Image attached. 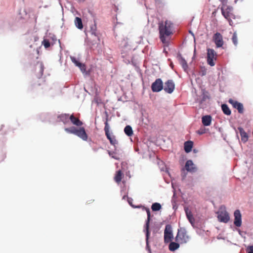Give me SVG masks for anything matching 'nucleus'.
I'll return each mask as SVG.
<instances>
[{"label": "nucleus", "instance_id": "1", "mask_svg": "<svg viewBox=\"0 0 253 253\" xmlns=\"http://www.w3.org/2000/svg\"><path fill=\"white\" fill-rule=\"evenodd\" d=\"M160 39L165 45L168 46L170 36L174 33V24L170 20H167L159 24Z\"/></svg>", "mask_w": 253, "mask_h": 253}, {"label": "nucleus", "instance_id": "2", "mask_svg": "<svg viewBox=\"0 0 253 253\" xmlns=\"http://www.w3.org/2000/svg\"><path fill=\"white\" fill-rule=\"evenodd\" d=\"M65 131L69 133L74 134L84 141H86L88 138V135L85 132L84 127L76 128L75 126L65 128Z\"/></svg>", "mask_w": 253, "mask_h": 253}, {"label": "nucleus", "instance_id": "3", "mask_svg": "<svg viewBox=\"0 0 253 253\" xmlns=\"http://www.w3.org/2000/svg\"><path fill=\"white\" fill-rule=\"evenodd\" d=\"M221 13L224 17L228 20L229 25L232 26L233 24L232 20L236 18V16L233 12V8L232 6L224 5L221 8Z\"/></svg>", "mask_w": 253, "mask_h": 253}, {"label": "nucleus", "instance_id": "4", "mask_svg": "<svg viewBox=\"0 0 253 253\" xmlns=\"http://www.w3.org/2000/svg\"><path fill=\"white\" fill-rule=\"evenodd\" d=\"M138 207V208L142 207L143 210H145L147 212V220L146 222L145 228V232H146V241L147 245H148V239H149V235H150L149 223L150 221V216H151L150 215V210L149 208H146V207L142 206H139Z\"/></svg>", "mask_w": 253, "mask_h": 253}, {"label": "nucleus", "instance_id": "5", "mask_svg": "<svg viewBox=\"0 0 253 253\" xmlns=\"http://www.w3.org/2000/svg\"><path fill=\"white\" fill-rule=\"evenodd\" d=\"M217 54L214 49L211 48L207 49V62L211 66L215 65L214 62L216 60Z\"/></svg>", "mask_w": 253, "mask_h": 253}, {"label": "nucleus", "instance_id": "6", "mask_svg": "<svg viewBox=\"0 0 253 253\" xmlns=\"http://www.w3.org/2000/svg\"><path fill=\"white\" fill-rule=\"evenodd\" d=\"M173 238L171 226L167 224L164 230V242L168 243L171 241Z\"/></svg>", "mask_w": 253, "mask_h": 253}, {"label": "nucleus", "instance_id": "7", "mask_svg": "<svg viewBox=\"0 0 253 253\" xmlns=\"http://www.w3.org/2000/svg\"><path fill=\"white\" fill-rule=\"evenodd\" d=\"M175 240L181 244L187 242L188 240V237L184 229L180 228L178 230Z\"/></svg>", "mask_w": 253, "mask_h": 253}, {"label": "nucleus", "instance_id": "8", "mask_svg": "<svg viewBox=\"0 0 253 253\" xmlns=\"http://www.w3.org/2000/svg\"><path fill=\"white\" fill-rule=\"evenodd\" d=\"M190 172V160L187 161L184 166L181 167V175L182 180L186 181L188 180V173Z\"/></svg>", "mask_w": 253, "mask_h": 253}, {"label": "nucleus", "instance_id": "9", "mask_svg": "<svg viewBox=\"0 0 253 253\" xmlns=\"http://www.w3.org/2000/svg\"><path fill=\"white\" fill-rule=\"evenodd\" d=\"M104 131L105 132L106 136L107 138L109 140L110 143L112 145L115 146V145L118 143V141L114 136H111L110 135L109 132V126L108 123L107 118L106 119V121L105 122Z\"/></svg>", "mask_w": 253, "mask_h": 253}, {"label": "nucleus", "instance_id": "10", "mask_svg": "<svg viewBox=\"0 0 253 253\" xmlns=\"http://www.w3.org/2000/svg\"><path fill=\"white\" fill-rule=\"evenodd\" d=\"M151 89L153 92H159L163 89V83L161 79H157L152 84Z\"/></svg>", "mask_w": 253, "mask_h": 253}, {"label": "nucleus", "instance_id": "11", "mask_svg": "<svg viewBox=\"0 0 253 253\" xmlns=\"http://www.w3.org/2000/svg\"><path fill=\"white\" fill-rule=\"evenodd\" d=\"M213 41L214 42L216 47H222L223 45L222 36L219 33H216L213 36Z\"/></svg>", "mask_w": 253, "mask_h": 253}, {"label": "nucleus", "instance_id": "12", "mask_svg": "<svg viewBox=\"0 0 253 253\" xmlns=\"http://www.w3.org/2000/svg\"><path fill=\"white\" fill-rule=\"evenodd\" d=\"M217 218L219 221L224 223H227L230 220L229 214L226 211H220L218 213Z\"/></svg>", "mask_w": 253, "mask_h": 253}, {"label": "nucleus", "instance_id": "13", "mask_svg": "<svg viewBox=\"0 0 253 253\" xmlns=\"http://www.w3.org/2000/svg\"><path fill=\"white\" fill-rule=\"evenodd\" d=\"M234 225L238 227L242 225V215L240 210H236L234 212Z\"/></svg>", "mask_w": 253, "mask_h": 253}, {"label": "nucleus", "instance_id": "14", "mask_svg": "<svg viewBox=\"0 0 253 253\" xmlns=\"http://www.w3.org/2000/svg\"><path fill=\"white\" fill-rule=\"evenodd\" d=\"M228 102L231 104L232 106L237 109L238 112L240 114H242L244 112V107L241 103H240L237 101L234 100L232 99H229Z\"/></svg>", "mask_w": 253, "mask_h": 253}, {"label": "nucleus", "instance_id": "15", "mask_svg": "<svg viewBox=\"0 0 253 253\" xmlns=\"http://www.w3.org/2000/svg\"><path fill=\"white\" fill-rule=\"evenodd\" d=\"M174 88L175 84L173 81L170 80L165 83L164 89L166 92L168 93H171L174 90Z\"/></svg>", "mask_w": 253, "mask_h": 253}, {"label": "nucleus", "instance_id": "16", "mask_svg": "<svg viewBox=\"0 0 253 253\" xmlns=\"http://www.w3.org/2000/svg\"><path fill=\"white\" fill-rule=\"evenodd\" d=\"M238 129L239 130L241 137V140L243 142L246 143L248 140V134L245 132L244 129L241 127H239L238 128Z\"/></svg>", "mask_w": 253, "mask_h": 253}, {"label": "nucleus", "instance_id": "17", "mask_svg": "<svg viewBox=\"0 0 253 253\" xmlns=\"http://www.w3.org/2000/svg\"><path fill=\"white\" fill-rule=\"evenodd\" d=\"M70 120L73 125L77 126H81L83 124V122L79 118L75 117L73 114L70 116Z\"/></svg>", "mask_w": 253, "mask_h": 253}, {"label": "nucleus", "instance_id": "18", "mask_svg": "<svg viewBox=\"0 0 253 253\" xmlns=\"http://www.w3.org/2000/svg\"><path fill=\"white\" fill-rule=\"evenodd\" d=\"M178 60L180 64L181 65L184 71L187 73H188V66L186 60L181 56H178Z\"/></svg>", "mask_w": 253, "mask_h": 253}, {"label": "nucleus", "instance_id": "19", "mask_svg": "<svg viewBox=\"0 0 253 253\" xmlns=\"http://www.w3.org/2000/svg\"><path fill=\"white\" fill-rule=\"evenodd\" d=\"M202 122L205 126H209L211 124V117L210 115L204 116L202 118Z\"/></svg>", "mask_w": 253, "mask_h": 253}, {"label": "nucleus", "instance_id": "20", "mask_svg": "<svg viewBox=\"0 0 253 253\" xmlns=\"http://www.w3.org/2000/svg\"><path fill=\"white\" fill-rule=\"evenodd\" d=\"M58 118L60 121L62 122L64 124H67L69 123L70 120V116L67 114H64L60 115Z\"/></svg>", "mask_w": 253, "mask_h": 253}, {"label": "nucleus", "instance_id": "21", "mask_svg": "<svg viewBox=\"0 0 253 253\" xmlns=\"http://www.w3.org/2000/svg\"><path fill=\"white\" fill-rule=\"evenodd\" d=\"M123 176L124 174L122 171L121 170H118L114 177V180L117 183H119L121 181Z\"/></svg>", "mask_w": 253, "mask_h": 253}, {"label": "nucleus", "instance_id": "22", "mask_svg": "<svg viewBox=\"0 0 253 253\" xmlns=\"http://www.w3.org/2000/svg\"><path fill=\"white\" fill-rule=\"evenodd\" d=\"M75 24L76 26L79 29H82L83 28V25L82 23V20L81 18L76 17L75 18Z\"/></svg>", "mask_w": 253, "mask_h": 253}, {"label": "nucleus", "instance_id": "23", "mask_svg": "<svg viewBox=\"0 0 253 253\" xmlns=\"http://www.w3.org/2000/svg\"><path fill=\"white\" fill-rule=\"evenodd\" d=\"M72 61L76 64V66L79 67L82 70H85V66L84 65L82 64L79 61H78L76 58L74 57H72L71 58Z\"/></svg>", "mask_w": 253, "mask_h": 253}, {"label": "nucleus", "instance_id": "24", "mask_svg": "<svg viewBox=\"0 0 253 253\" xmlns=\"http://www.w3.org/2000/svg\"><path fill=\"white\" fill-rule=\"evenodd\" d=\"M221 109H222V110L224 114L228 115V116L231 115V110H230L229 108L226 104H222L221 105Z\"/></svg>", "mask_w": 253, "mask_h": 253}, {"label": "nucleus", "instance_id": "25", "mask_svg": "<svg viewBox=\"0 0 253 253\" xmlns=\"http://www.w3.org/2000/svg\"><path fill=\"white\" fill-rule=\"evenodd\" d=\"M124 132L128 136H131L133 134L132 127L130 126H126L124 129Z\"/></svg>", "mask_w": 253, "mask_h": 253}, {"label": "nucleus", "instance_id": "26", "mask_svg": "<svg viewBox=\"0 0 253 253\" xmlns=\"http://www.w3.org/2000/svg\"><path fill=\"white\" fill-rule=\"evenodd\" d=\"M179 247V245L178 243L175 242H170L169 245V250L170 251H174L176 249H177Z\"/></svg>", "mask_w": 253, "mask_h": 253}, {"label": "nucleus", "instance_id": "27", "mask_svg": "<svg viewBox=\"0 0 253 253\" xmlns=\"http://www.w3.org/2000/svg\"><path fill=\"white\" fill-rule=\"evenodd\" d=\"M151 209L153 211H158L161 209V205L158 203H155L152 204Z\"/></svg>", "mask_w": 253, "mask_h": 253}, {"label": "nucleus", "instance_id": "28", "mask_svg": "<svg viewBox=\"0 0 253 253\" xmlns=\"http://www.w3.org/2000/svg\"><path fill=\"white\" fill-rule=\"evenodd\" d=\"M187 157L185 155H181L180 156V158L179 159V164L180 165V167H183L184 166L185 163V162L187 161Z\"/></svg>", "mask_w": 253, "mask_h": 253}, {"label": "nucleus", "instance_id": "29", "mask_svg": "<svg viewBox=\"0 0 253 253\" xmlns=\"http://www.w3.org/2000/svg\"><path fill=\"white\" fill-rule=\"evenodd\" d=\"M184 150L186 153L190 152V140H187L185 142Z\"/></svg>", "mask_w": 253, "mask_h": 253}, {"label": "nucleus", "instance_id": "30", "mask_svg": "<svg viewBox=\"0 0 253 253\" xmlns=\"http://www.w3.org/2000/svg\"><path fill=\"white\" fill-rule=\"evenodd\" d=\"M197 168L191 160V173L195 172L197 171Z\"/></svg>", "mask_w": 253, "mask_h": 253}, {"label": "nucleus", "instance_id": "31", "mask_svg": "<svg viewBox=\"0 0 253 253\" xmlns=\"http://www.w3.org/2000/svg\"><path fill=\"white\" fill-rule=\"evenodd\" d=\"M42 43L46 48L49 47L50 45L49 41L47 39H44L42 42Z\"/></svg>", "mask_w": 253, "mask_h": 253}, {"label": "nucleus", "instance_id": "32", "mask_svg": "<svg viewBox=\"0 0 253 253\" xmlns=\"http://www.w3.org/2000/svg\"><path fill=\"white\" fill-rule=\"evenodd\" d=\"M232 40L235 45H237L238 44V39L237 36L235 33H234L232 36Z\"/></svg>", "mask_w": 253, "mask_h": 253}, {"label": "nucleus", "instance_id": "33", "mask_svg": "<svg viewBox=\"0 0 253 253\" xmlns=\"http://www.w3.org/2000/svg\"><path fill=\"white\" fill-rule=\"evenodd\" d=\"M184 210L186 214L187 218L189 221H190V211L188 207H184Z\"/></svg>", "mask_w": 253, "mask_h": 253}, {"label": "nucleus", "instance_id": "34", "mask_svg": "<svg viewBox=\"0 0 253 253\" xmlns=\"http://www.w3.org/2000/svg\"><path fill=\"white\" fill-rule=\"evenodd\" d=\"M108 153L109 155V156H111L113 158H114L115 159H116V160L118 159V158H117L116 156L114 155V154L115 153L114 152H111V151H108Z\"/></svg>", "mask_w": 253, "mask_h": 253}, {"label": "nucleus", "instance_id": "35", "mask_svg": "<svg viewBox=\"0 0 253 253\" xmlns=\"http://www.w3.org/2000/svg\"><path fill=\"white\" fill-rule=\"evenodd\" d=\"M247 249L249 250L248 253H253V246H249Z\"/></svg>", "mask_w": 253, "mask_h": 253}, {"label": "nucleus", "instance_id": "36", "mask_svg": "<svg viewBox=\"0 0 253 253\" xmlns=\"http://www.w3.org/2000/svg\"><path fill=\"white\" fill-rule=\"evenodd\" d=\"M193 217H192V215L191 214V220H190L191 224L193 227H195V226H195V223L193 222Z\"/></svg>", "mask_w": 253, "mask_h": 253}, {"label": "nucleus", "instance_id": "37", "mask_svg": "<svg viewBox=\"0 0 253 253\" xmlns=\"http://www.w3.org/2000/svg\"><path fill=\"white\" fill-rule=\"evenodd\" d=\"M193 146V142L191 141V151L192 150Z\"/></svg>", "mask_w": 253, "mask_h": 253}, {"label": "nucleus", "instance_id": "38", "mask_svg": "<svg viewBox=\"0 0 253 253\" xmlns=\"http://www.w3.org/2000/svg\"><path fill=\"white\" fill-rule=\"evenodd\" d=\"M193 152H194V153H197V151L196 149H194Z\"/></svg>", "mask_w": 253, "mask_h": 253}, {"label": "nucleus", "instance_id": "39", "mask_svg": "<svg viewBox=\"0 0 253 253\" xmlns=\"http://www.w3.org/2000/svg\"><path fill=\"white\" fill-rule=\"evenodd\" d=\"M199 134H201L203 133V132L202 131H200V132H199Z\"/></svg>", "mask_w": 253, "mask_h": 253}, {"label": "nucleus", "instance_id": "40", "mask_svg": "<svg viewBox=\"0 0 253 253\" xmlns=\"http://www.w3.org/2000/svg\"><path fill=\"white\" fill-rule=\"evenodd\" d=\"M199 134H201L203 133V132L202 131H200V132H199Z\"/></svg>", "mask_w": 253, "mask_h": 253}, {"label": "nucleus", "instance_id": "41", "mask_svg": "<svg viewBox=\"0 0 253 253\" xmlns=\"http://www.w3.org/2000/svg\"><path fill=\"white\" fill-rule=\"evenodd\" d=\"M190 33L194 36V35L192 34V32H190Z\"/></svg>", "mask_w": 253, "mask_h": 253}]
</instances>
